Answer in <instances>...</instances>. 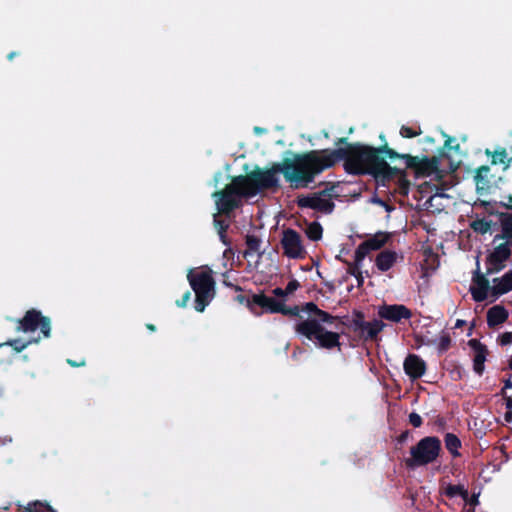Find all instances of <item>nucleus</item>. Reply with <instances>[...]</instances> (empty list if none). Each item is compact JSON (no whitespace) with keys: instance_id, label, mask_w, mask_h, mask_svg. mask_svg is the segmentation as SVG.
I'll list each match as a JSON object with an SVG mask.
<instances>
[{"instance_id":"49530a36","label":"nucleus","mask_w":512,"mask_h":512,"mask_svg":"<svg viewBox=\"0 0 512 512\" xmlns=\"http://www.w3.org/2000/svg\"><path fill=\"white\" fill-rule=\"evenodd\" d=\"M466 506H469L470 508H474L476 505L479 504L478 500V494H472L470 495L468 493V498L462 499Z\"/></svg>"},{"instance_id":"393cba45","label":"nucleus","mask_w":512,"mask_h":512,"mask_svg":"<svg viewBox=\"0 0 512 512\" xmlns=\"http://www.w3.org/2000/svg\"><path fill=\"white\" fill-rule=\"evenodd\" d=\"M500 223L502 233L496 235L494 241L505 239L510 242L512 240V214L501 213Z\"/></svg>"},{"instance_id":"e2e57ef3","label":"nucleus","mask_w":512,"mask_h":512,"mask_svg":"<svg viewBox=\"0 0 512 512\" xmlns=\"http://www.w3.org/2000/svg\"><path fill=\"white\" fill-rule=\"evenodd\" d=\"M508 369L512 370V357L508 360Z\"/></svg>"},{"instance_id":"3c124183","label":"nucleus","mask_w":512,"mask_h":512,"mask_svg":"<svg viewBox=\"0 0 512 512\" xmlns=\"http://www.w3.org/2000/svg\"><path fill=\"white\" fill-rule=\"evenodd\" d=\"M67 363L71 366V367H82L86 364L85 360L82 359L81 361L77 362L75 360H72V359H68L67 360Z\"/></svg>"},{"instance_id":"c756f323","label":"nucleus","mask_w":512,"mask_h":512,"mask_svg":"<svg viewBox=\"0 0 512 512\" xmlns=\"http://www.w3.org/2000/svg\"><path fill=\"white\" fill-rule=\"evenodd\" d=\"M445 447L453 457L460 456L461 440L453 433H446L444 437Z\"/></svg>"},{"instance_id":"412c9836","label":"nucleus","mask_w":512,"mask_h":512,"mask_svg":"<svg viewBox=\"0 0 512 512\" xmlns=\"http://www.w3.org/2000/svg\"><path fill=\"white\" fill-rule=\"evenodd\" d=\"M508 311L501 305H495L487 311V324L490 328L496 327L507 321Z\"/></svg>"},{"instance_id":"cd10ccee","label":"nucleus","mask_w":512,"mask_h":512,"mask_svg":"<svg viewBox=\"0 0 512 512\" xmlns=\"http://www.w3.org/2000/svg\"><path fill=\"white\" fill-rule=\"evenodd\" d=\"M385 323L382 320L374 319L371 322H367L364 327L363 338L365 340H373L378 334L384 329Z\"/></svg>"},{"instance_id":"473e14b6","label":"nucleus","mask_w":512,"mask_h":512,"mask_svg":"<svg viewBox=\"0 0 512 512\" xmlns=\"http://www.w3.org/2000/svg\"><path fill=\"white\" fill-rule=\"evenodd\" d=\"M491 225H492V221L486 220L485 218L476 219L470 223L471 229L474 232L482 234V235L486 234L490 230Z\"/></svg>"},{"instance_id":"5701e85b","label":"nucleus","mask_w":512,"mask_h":512,"mask_svg":"<svg viewBox=\"0 0 512 512\" xmlns=\"http://www.w3.org/2000/svg\"><path fill=\"white\" fill-rule=\"evenodd\" d=\"M511 256V248L510 242L506 241L504 243L499 244L494 248V250L487 256V260H492L498 263H504Z\"/></svg>"},{"instance_id":"8fccbe9b","label":"nucleus","mask_w":512,"mask_h":512,"mask_svg":"<svg viewBox=\"0 0 512 512\" xmlns=\"http://www.w3.org/2000/svg\"><path fill=\"white\" fill-rule=\"evenodd\" d=\"M190 297H191V292L187 290L183 294L182 298L176 301V305L181 308L185 307L187 302L189 301Z\"/></svg>"},{"instance_id":"58836bf2","label":"nucleus","mask_w":512,"mask_h":512,"mask_svg":"<svg viewBox=\"0 0 512 512\" xmlns=\"http://www.w3.org/2000/svg\"><path fill=\"white\" fill-rule=\"evenodd\" d=\"M18 511L19 512H44L43 504L39 501H34L31 503H28L27 506H25V507L20 506Z\"/></svg>"},{"instance_id":"20e7f679","label":"nucleus","mask_w":512,"mask_h":512,"mask_svg":"<svg viewBox=\"0 0 512 512\" xmlns=\"http://www.w3.org/2000/svg\"><path fill=\"white\" fill-rule=\"evenodd\" d=\"M187 279L195 293V310L203 312L216 294L213 271L209 267H205L201 271L190 270Z\"/></svg>"},{"instance_id":"1a4fd4ad","label":"nucleus","mask_w":512,"mask_h":512,"mask_svg":"<svg viewBox=\"0 0 512 512\" xmlns=\"http://www.w3.org/2000/svg\"><path fill=\"white\" fill-rule=\"evenodd\" d=\"M253 302L255 306L262 308L265 312L268 313H280L285 316L302 318L298 305L288 307L284 304L283 301L276 300L275 298L269 297L264 293L253 294Z\"/></svg>"},{"instance_id":"4d7b16f0","label":"nucleus","mask_w":512,"mask_h":512,"mask_svg":"<svg viewBox=\"0 0 512 512\" xmlns=\"http://www.w3.org/2000/svg\"><path fill=\"white\" fill-rule=\"evenodd\" d=\"M44 512H56L49 504H43Z\"/></svg>"},{"instance_id":"6e6d98bb","label":"nucleus","mask_w":512,"mask_h":512,"mask_svg":"<svg viewBox=\"0 0 512 512\" xmlns=\"http://www.w3.org/2000/svg\"><path fill=\"white\" fill-rule=\"evenodd\" d=\"M355 278L357 279V286L361 287L364 283V278L362 276V272H360V276L357 275Z\"/></svg>"},{"instance_id":"ea45409f","label":"nucleus","mask_w":512,"mask_h":512,"mask_svg":"<svg viewBox=\"0 0 512 512\" xmlns=\"http://www.w3.org/2000/svg\"><path fill=\"white\" fill-rule=\"evenodd\" d=\"M504 400V404H505V407H506V412L504 414V420L507 422V423H511L512 422V396L510 397H505Z\"/></svg>"},{"instance_id":"603ef678","label":"nucleus","mask_w":512,"mask_h":512,"mask_svg":"<svg viewBox=\"0 0 512 512\" xmlns=\"http://www.w3.org/2000/svg\"><path fill=\"white\" fill-rule=\"evenodd\" d=\"M409 437V431L408 430H405L403 431L398 437H397V442L402 444L404 443Z\"/></svg>"},{"instance_id":"052dcab7","label":"nucleus","mask_w":512,"mask_h":512,"mask_svg":"<svg viewBox=\"0 0 512 512\" xmlns=\"http://www.w3.org/2000/svg\"><path fill=\"white\" fill-rule=\"evenodd\" d=\"M146 328L149 330V331H152L154 332L156 330V327L154 324H151V323H148L146 324Z\"/></svg>"},{"instance_id":"9b49d317","label":"nucleus","mask_w":512,"mask_h":512,"mask_svg":"<svg viewBox=\"0 0 512 512\" xmlns=\"http://www.w3.org/2000/svg\"><path fill=\"white\" fill-rule=\"evenodd\" d=\"M476 270L473 272L472 276V285L470 286V293L472 295V299L475 302H483L488 297V292H491L492 286H490V282L487 279V274L482 273L480 271L479 262L477 261Z\"/></svg>"},{"instance_id":"f8f14e48","label":"nucleus","mask_w":512,"mask_h":512,"mask_svg":"<svg viewBox=\"0 0 512 512\" xmlns=\"http://www.w3.org/2000/svg\"><path fill=\"white\" fill-rule=\"evenodd\" d=\"M297 205L300 208H310L324 214H331L335 208V204L332 200L326 199L318 193L298 197Z\"/></svg>"},{"instance_id":"0e129e2a","label":"nucleus","mask_w":512,"mask_h":512,"mask_svg":"<svg viewBox=\"0 0 512 512\" xmlns=\"http://www.w3.org/2000/svg\"><path fill=\"white\" fill-rule=\"evenodd\" d=\"M506 208H508V209H512V206H510V205H506Z\"/></svg>"},{"instance_id":"79ce46f5","label":"nucleus","mask_w":512,"mask_h":512,"mask_svg":"<svg viewBox=\"0 0 512 512\" xmlns=\"http://www.w3.org/2000/svg\"><path fill=\"white\" fill-rule=\"evenodd\" d=\"M235 300L240 304H246L251 311H254L255 304L253 302V297L248 298L245 295L239 294L235 297Z\"/></svg>"},{"instance_id":"9d476101","label":"nucleus","mask_w":512,"mask_h":512,"mask_svg":"<svg viewBox=\"0 0 512 512\" xmlns=\"http://www.w3.org/2000/svg\"><path fill=\"white\" fill-rule=\"evenodd\" d=\"M283 254L290 259H304L307 252L301 235L292 228L284 229L280 240Z\"/></svg>"},{"instance_id":"39448f33","label":"nucleus","mask_w":512,"mask_h":512,"mask_svg":"<svg viewBox=\"0 0 512 512\" xmlns=\"http://www.w3.org/2000/svg\"><path fill=\"white\" fill-rule=\"evenodd\" d=\"M385 151L383 152L384 160L402 159L405 160L406 168L412 169L417 177H427L438 171L440 156H433L428 158L426 156L420 158L419 156H412L410 154H401L390 148L385 142Z\"/></svg>"},{"instance_id":"7c9ffc66","label":"nucleus","mask_w":512,"mask_h":512,"mask_svg":"<svg viewBox=\"0 0 512 512\" xmlns=\"http://www.w3.org/2000/svg\"><path fill=\"white\" fill-rule=\"evenodd\" d=\"M305 233L311 241H319L323 235V228L319 222L313 221L308 224Z\"/></svg>"},{"instance_id":"c03bdc74","label":"nucleus","mask_w":512,"mask_h":512,"mask_svg":"<svg viewBox=\"0 0 512 512\" xmlns=\"http://www.w3.org/2000/svg\"><path fill=\"white\" fill-rule=\"evenodd\" d=\"M336 188L335 184L330 185L322 191L317 192L320 196L332 200V198L337 197V195L333 194L334 189Z\"/></svg>"},{"instance_id":"c9c22d12","label":"nucleus","mask_w":512,"mask_h":512,"mask_svg":"<svg viewBox=\"0 0 512 512\" xmlns=\"http://www.w3.org/2000/svg\"><path fill=\"white\" fill-rule=\"evenodd\" d=\"M451 347V337L449 334L444 333L440 336L439 343H438V352L440 354L446 352Z\"/></svg>"},{"instance_id":"dca6fc26","label":"nucleus","mask_w":512,"mask_h":512,"mask_svg":"<svg viewBox=\"0 0 512 512\" xmlns=\"http://www.w3.org/2000/svg\"><path fill=\"white\" fill-rule=\"evenodd\" d=\"M469 346L474 350V359H473V370L474 372L481 376L485 369V361L488 354V349L486 345L482 344L477 339H471L469 341Z\"/></svg>"},{"instance_id":"ddd939ff","label":"nucleus","mask_w":512,"mask_h":512,"mask_svg":"<svg viewBox=\"0 0 512 512\" xmlns=\"http://www.w3.org/2000/svg\"><path fill=\"white\" fill-rule=\"evenodd\" d=\"M380 318L399 323L412 317V311L403 304H383L378 309Z\"/></svg>"},{"instance_id":"4c0bfd02","label":"nucleus","mask_w":512,"mask_h":512,"mask_svg":"<svg viewBox=\"0 0 512 512\" xmlns=\"http://www.w3.org/2000/svg\"><path fill=\"white\" fill-rule=\"evenodd\" d=\"M421 133H422V131L420 128L414 129V128L406 126V125H403L400 128V135L403 138H413V137L420 135Z\"/></svg>"},{"instance_id":"b1692460","label":"nucleus","mask_w":512,"mask_h":512,"mask_svg":"<svg viewBox=\"0 0 512 512\" xmlns=\"http://www.w3.org/2000/svg\"><path fill=\"white\" fill-rule=\"evenodd\" d=\"M490 167L482 165L476 169L474 180L478 190H488L491 187L489 179Z\"/></svg>"},{"instance_id":"4be33fe9","label":"nucleus","mask_w":512,"mask_h":512,"mask_svg":"<svg viewBox=\"0 0 512 512\" xmlns=\"http://www.w3.org/2000/svg\"><path fill=\"white\" fill-rule=\"evenodd\" d=\"M396 260H397L396 252L390 251V250H384V251H381L377 255V257L375 259V265L380 271L386 272L393 267Z\"/></svg>"},{"instance_id":"f704fd0d","label":"nucleus","mask_w":512,"mask_h":512,"mask_svg":"<svg viewBox=\"0 0 512 512\" xmlns=\"http://www.w3.org/2000/svg\"><path fill=\"white\" fill-rule=\"evenodd\" d=\"M344 262L348 265L347 273L349 275H352L356 277L357 275L360 276V268L363 261H357V250H355L354 254V263H349L348 261L344 260Z\"/></svg>"},{"instance_id":"bb28decb","label":"nucleus","mask_w":512,"mask_h":512,"mask_svg":"<svg viewBox=\"0 0 512 512\" xmlns=\"http://www.w3.org/2000/svg\"><path fill=\"white\" fill-rule=\"evenodd\" d=\"M245 243L247 249L243 253L244 257H248L255 252L258 253L259 258L262 257L263 252L260 251L262 241L257 235L247 234L245 237Z\"/></svg>"},{"instance_id":"f03ea898","label":"nucleus","mask_w":512,"mask_h":512,"mask_svg":"<svg viewBox=\"0 0 512 512\" xmlns=\"http://www.w3.org/2000/svg\"><path fill=\"white\" fill-rule=\"evenodd\" d=\"M299 153L293 159L285 158L281 163H273L268 169L255 167L245 175L236 176L237 182L244 189V197L251 198L266 190L279 188L278 173H282L292 188H307L311 182L305 166L300 164Z\"/></svg>"},{"instance_id":"de8ad7c7","label":"nucleus","mask_w":512,"mask_h":512,"mask_svg":"<svg viewBox=\"0 0 512 512\" xmlns=\"http://www.w3.org/2000/svg\"><path fill=\"white\" fill-rule=\"evenodd\" d=\"M300 287V283L296 279H292L288 282L285 292L287 295L292 294L294 291H296Z\"/></svg>"},{"instance_id":"13d9d810","label":"nucleus","mask_w":512,"mask_h":512,"mask_svg":"<svg viewBox=\"0 0 512 512\" xmlns=\"http://www.w3.org/2000/svg\"><path fill=\"white\" fill-rule=\"evenodd\" d=\"M465 321L464 320H461V319H458L455 323V328H461L462 326L465 325Z\"/></svg>"},{"instance_id":"c85d7f7f","label":"nucleus","mask_w":512,"mask_h":512,"mask_svg":"<svg viewBox=\"0 0 512 512\" xmlns=\"http://www.w3.org/2000/svg\"><path fill=\"white\" fill-rule=\"evenodd\" d=\"M485 153L488 156H492V160H491L492 165L504 164L505 168L510 166L512 157L508 158L505 148H499V149L495 150L494 152H491L489 149H486Z\"/></svg>"},{"instance_id":"aec40b11","label":"nucleus","mask_w":512,"mask_h":512,"mask_svg":"<svg viewBox=\"0 0 512 512\" xmlns=\"http://www.w3.org/2000/svg\"><path fill=\"white\" fill-rule=\"evenodd\" d=\"M341 320H336L335 322H338V324L335 326L337 329L339 328V325L347 326L350 329H352L354 332H360L361 335H364V327L367 323L365 321L364 313L359 310L353 311V318L351 322L348 324V316L341 317Z\"/></svg>"},{"instance_id":"6e6552de","label":"nucleus","mask_w":512,"mask_h":512,"mask_svg":"<svg viewBox=\"0 0 512 512\" xmlns=\"http://www.w3.org/2000/svg\"><path fill=\"white\" fill-rule=\"evenodd\" d=\"M16 331L18 332H34L37 328L40 329L44 337H50L51 321L47 316L42 315L39 310L34 308L28 310L22 319H19Z\"/></svg>"},{"instance_id":"a878e982","label":"nucleus","mask_w":512,"mask_h":512,"mask_svg":"<svg viewBox=\"0 0 512 512\" xmlns=\"http://www.w3.org/2000/svg\"><path fill=\"white\" fill-rule=\"evenodd\" d=\"M441 495L449 499H453L456 497L466 499L468 498V489L463 484H447L445 487H442Z\"/></svg>"},{"instance_id":"2eb2a0df","label":"nucleus","mask_w":512,"mask_h":512,"mask_svg":"<svg viewBox=\"0 0 512 512\" xmlns=\"http://www.w3.org/2000/svg\"><path fill=\"white\" fill-rule=\"evenodd\" d=\"M403 368L411 380L421 378L426 371L425 361L416 354H409L403 363Z\"/></svg>"},{"instance_id":"6ab92c4d","label":"nucleus","mask_w":512,"mask_h":512,"mask_svg":"<svg viewBox=\"0 0 512 512\" xmlns=\"http://www.w3.org/2000/svg\"><path fill=\"white\" fill-rule=\"evenodd\" d=\"M494 285L491 288V295L495 298L512 291V269L502 277L493 279Z\"/></svg>"},{"instance_id":"5fc2aeb1","label":"nucleus","mask_w":512,"mask_h":512,"mask_svg":"<svg viewBox=\"0 0 512 512\" xmlns=\"http://www.w3.org/2000/svg\"><path fill=\"white\" fill-rule=\"evenodd\" d=\"M511 377H512V375H509V377L507 379L503 380V387H504V389H512Z\"/></svg>"},{"instance_id":"2f4dec72","label":"nucleus","mask_w":512,"mask_h":512,"mask_svg":"<svg viewBox=\"0 0 512 512\" xmlns=\"http://www.w3.org/2000/svg\"><path fill=\"white\" fill-rule=\"evenodd\" d=\"M37 339L22 341L21 339H11L6 341L5 343H0V347L10 346L16 353L22 352L25 348H27L31 343H37Z\"/></svg>"},{"instance_id":"7ed1b4c3","label":"nucleus","mask_w":512,"mask_h":512,"mask_svg":"<svg viewBox=\"0 0 512 512\" xmlns=\"http://www.w3.org/2000/svg\"><path fill=\"white\" fill-rule=\"evenodd\" d=\"M299 308L300 313L306 312L314 317L298 322L295 325L296 333L313 341L318 348L326 350L336 348L341 351L340 334L336 331L327 330L323 324H333L336 320L342 318L320 309L314 302H307Z\"/></svg>"},{"instance_id":"37998d69","label":"nucleus","mask_w":512,"mask_h":512,"mask_svg":"<svg viewBox=\"0 0 512 512\" xmlns=\"http://www.w3.org/2000/svg\"><path fill=\"white\" fill-rule=\"evenodd\" d=\"M408 420H409V423L414 428H419L423 423L422 417L416 412H411L409 414Z\"/></svg>"},{"instance_id":"864d4df0","label":"nucleus","mask_w":512,"mask_h":512,"mask_svg":"<svg viewBox=\"0 0 512 512\" xmlns=\"http://www.w3.org/2000/svg\"><path fill=\"white\" fill-rule=\"evenodd\" d=\"M273 294L276 296V297H285L287 296L286 292H285V289H282L280 287H277L275 289H273Z\"/></svg>"},{"instance_id":"0eeeda50","label":"nucleus","mask_w":512,"mask_h":512,"mask_svg":"<svg viewBox=\"0 0 512 512\" xmlns=\"http://www.w3.org/2000/svg\"><path fill=\"white\" fill-rule=\"evenodd\" d=\"M244 193V189L234 176L231 183L227 184L224 189L215 191L212 197L215 200L218 212L229 215L242 205V198H245Z\"/></svg>"},{"instance_id":"a211bd4d","label":"nucleus","mask_w":512,"mask_h":512,"mask_svg":"<svg viewBox=\"0 0 512 512\" xmlns=\"http://www.w3.org/2000/svg\"><path fill=\"white\" fill-rule=\"evenodd\" d=\"M453 142H455V139L453 137L448 136L447 139L445 140L444 147L439 155L440 157L447 158L449 160V168L452 172L456 171L461 164L460 158L454 161L450 155L452 151L457 154H460V144H453Z\"/></svg>"},{"instance_id":"72a5a7b5","label":"nucleus","mask_w":512,"mask_h":512,"mask_svg":"<svg viewBox=\"0 0 512 512\" xmlns=\"http://www.w3.org/2000/svg\"><path fill=\"white\" fill-rule=\"evenodd\" d=\"M214 224L218 229V234H219L221 241L225 245H229V241L227 240V236H226V232H227V229L229 228V225L225 221L220 220L216 217H214Z\"/></svg>"},{"instance_id":"a18cd8bd","label":"nucleus","mask_w":512,"mask_h":512,"mask_svg":"<svg viewBox=\"0 0 512 512\" xmlns=\"http://www.w3.org/2000/svg\"><path fill=\"white\" fill-rule=\"evenodd\" d=\"M498 343L501 346H507L512 344V332H504L498 337Z\"/></svg>"},{"instance_id":"09e8293b","label":"nucleus","mask_w":512,"mask_h":512,"mask_svg":"<svg viewBox=\"0 0 512 512\" xmlns=\"http://www.w3.org/2000/svg\"><path fill=\"white\" fill-rule=\"evenodd\" d=\"M223 285L229 288H232L236 292H241L243 289L239 285L233 284L232 282L227 280V273L223 274Z\"/></svg>"},{"instance_id":"680f3d73","label":"nucleus","mask_w":512,"mask_h":512,"mask_svg":"<svg viewBox=\"0 0 512 512\" xmlns=\"http://www.w3.org/2000/svg\"><path fill=\"white\" fill-rule=\"evenodd\" d=\"M16 55H17V52H11V53L8 54L7 58L9 60H12Z\"/></svg>"},{"instance_id":"bf43d9fd","label":"nucleus","mask_w":512,"mask_h":512,"mask_svg":"<svg viewBox=\"0 0 512 512\" xmlns=\"http://www.w3.org/2000/svg\"><path fill=\"white\" fill-rule=\"evenodd\" d=\"M506 390L507 389H504V387H502V389L499 392V395H501L503 399H505V397H510V395H507Z\"/></svg>"},{"instance_id":"423d86ee","label":"nucleus","mask_w":512,"mask_h":512,"mask_svg":"<svg viewBox=\"0 0 512 512\" xmlns=\"http://www.w3.org/2000/svg\"><path fill=\"white\" fill-rule=\"evenodd\" d=\"M441 441L436 436H426L410 449V458L405 460L408 468L426 466L433 463L440 455Z\"/></svg>"},{"instance_id":"f257e3e1","label":"nucleus","mask_w":512,"mask_h":512,"mask_svg":"<svg viewBox=\"0 0 512 512\" xmlns=\"http://www.w3.org/2000/svg\"><path fill=\"white\" fill-rule=\"evenodd\" d=\"M379 138L385 141V135L380 134ZM336 149L311 150L299 153L300 164L310 177L311 182L323 171L334 167L338 162L344 161V169L351 175H389L396 170L384 160L383 152L385 143L379 147L362 144L360 142L350 143L348 138L341 137L335 141Z\"/></svg>"},{"instance_id":"f3484780","label":"nucleus","mask_w":512,"mask_h":512,"mask_svg":"<svg viewBox=\"0 0 512 512\" xmlns=\"http://www.w3.org/2000/svg\"><path fill=\"white\" fill-rule=\"evenodd\" d=\"M390 168H393V166H390ZM394 169L396 171L392 172L389 175L383 174V175H378L377 177H374V178L377 182L385 185L386 182H389V181L393 180L394 178L398 177L399 178V192L402 195H407L409 193L410 182L406 178V176H407L406 172H405V170L400 169L398 167H394Z\"/></svg>"},{"instance_id":"e433bc0d","label":"nucleus","mask_w":512,"mask_h":512,"mask_svg":"<svg viewBox=\"0 0 512 512\" xmlns=\"http://www.w3.org/2000/svg\"><path fill=\"white\" fill-rule=\"evenodd\" d=\"M486 263H487V269H486L485 274H487V275H492V274L498 273L505 268L504 263H498V262H495L492 260H487V259H486Z\"/></svg>"},{"instance_id":"a19ab883","label":"nucleus","mask_w":512,"mask_h":512,"mask_svg":"<svg viewBox=\"0 0 512 512\" xmlns=\"http://www.w3.org/2000/svg\"><path fill=\"white\" fill-rule=\"evenodd\" d=\"M466 375L465 369L460 365H455L451 370V377L453 380H461Z\"/></svg>"},{"instance_id":"4468645a","label":"nucleus","mask_w":512,"mask_h":512,"mask_svg":"<svg viewBox=\"0 0 512 512\" xmlns=\"http://www.w3.org/2000/svg\"><path fill=\"white\" fill-rule=\"evenodd\" d=\"M389 234L386 232H377L369 239L365 240L356 248L357 261H363L371 252L381 249L388 241Z\"/></svg>"}]
</instances>
